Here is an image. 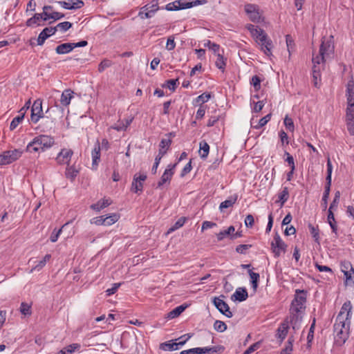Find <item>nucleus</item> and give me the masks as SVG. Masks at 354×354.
<instances>
[{"mask_svg":"<svg viewBox=\"0 0 354 354\" xmlns=\"http://www.w3.org/2000/svg\"><path fill=\"white\" fill-rule=\"evenodd\" d=\"M306 292L296 290L295 298L291 302L290 308V324L294 330L300 328L304 311L306 308Z\"/></svg>","mask_w":354,"mask_h":354,"instance_id":"1","label":"nucleus"},{"mask_svg":"<svg viewBox=\"0 0 354 354\" xmlns=\"http://www.w3.org/2000/svg\"><path fill=\"white\" fill-rule=\"evenodd\" d=\"M55 144L53 137L48 135H39L33 138L27 146L26 151L29 153H41L50 149Z\"/></svg>","mask_w":354,"mask_h":354,"instance_id":"2","label":"nucleus"},{"mask_svg":"<svg viewBox=\"0 0 354 354\" xmlns=\"http://www.w3.org/2000/svg\"><path fill=\"white\" fill-rule=\"evenodd\" d=\"M351 322L345 320L335 319L333 326L334 335L335 342L339 345H342L345 343L348 337L349 328Z\"/></svg>","mask_w":354,"mask_h":354,"instance_id":"3","label":"nucleus"},{"mask_svg":"<svg viewBox=\"0 0 354 354\" xmlns=\"http://www.w3.org/2000/svg\"><path fill=\"white\" fill-rule=\"evenodd\" d=\"M254 37L259 45L261 46V50L263 53L270 56L272 55L271 49L272 48V41L271 39L268 38L267 34L264 30L258 26H257L251 33Z\"/></svg>","mask_w":354,"mask_h":354,"instance_id":"4","label":"nucleus"},{"mask_svg":"<svg viewBox=\"0 0 354 354\" xmlns=\"http://www.w3.org/2000/svg\"><path fill=\"white\" fill-rule=\"evenodd\" d=\"M206 3V0H178L166 5V10L169 11L190 8L197 5Z\"/></svg>","mask_w":354,"mask_h":354,"instance_id":"5","label":"nucleus"},{"mask_svg":"<svg viewBox=\"0 0 354 354\" xmlns=\"http://www.w3.org/2000/svg\"><path fill=\"white\" fill-rule=\"evenodd\" d=\"M333 37L330 36L328 38L325 37L322 38V44L319 47V57H322L325 60L326 57L332 54L334 51V45L333 41Z\"/></svg>","mask_w":354,"mask_h":354,"instance_id":"6","label":"nucleus"},{"mask_svg":"<svg viewBox=\"0 0 354 354\" xmlns=\"http://www.w3.org/2000/svg\"><path fill=\"white\" fill-rule=\"evenodd\" d=\"M333 165L330 158H328L327 160V176H326V184L325 185V190L322 196V205L324 209L327 207L328 204V198L330 194V185H331V175H332Z\"/></svg>","mask_w":354,"mask_h":354,"instance_id":"7","label":"nucleus"},{"mask_svg":"<svg viewBox=\"0 0 354 354\" xmlns=\"http://www.w3.org/2000/svg\"><path fill=\"white\" fill-rule=\"evenodd\" d=\"M286 248L287 245L283 241L280 235L276 233L271 242V250L274 257H279L282 253L284 254L286 252Z\"/></svg>","mask_w":354,"mask_h":354,"instance_id":"8","label":"nucleus"},{"mask_svg":"<svg viewBox=\"0 0 354 354\" xmlns=\"http://www.w3.org/2000/svg\"><path fill=\"white\" fill-rule=\"evenodd\" d=\"M44 117L42 110V101L40 99L36 100L31 108V120L33 123H37L40 118Z\"/></svg>","mask_w":354,"mask_h":354,"instance_id":"9","label":"nucleus"},{"mask_svg":"<svg viewBox=\"0 0 354 354\" xmlns=\"http://www.w3.org/2000/svg\"><path fill=\"white\" fill-rule=\"evenodd\" d=\"M147 179V175L144 174H136L131 183V190L135 193L140 194L143 189V183Z\"/></svg>","mask_w":354,"mask_h":354,"instance_id":"10","label":"nucleus"},{"mask_svg":"<svg viewBox=\"0 0 354 354\" xmlns=\"http://www.w3.org/2000/svg\"><path fill=\"white\" fill-rule=\"evenodd\" d=\"M73 151L71 149H62L57 154L55 160L59 165H69Z\"/></svg>","mask_w":354,"mask_h":354,"instance_id":"11","label":"nucleus"},{"mask_svg":"<svg viewBox=\"0 0 354 354\" xmlns=\"http://www.w3.org/2000/svg\"><path fill=\"white\" fill-rule=\"evenodd\" d=\"M213 304L218 311L227 317L230 318L233 316L228 304L220 297H214L213 299Z\"/></svg>","mask_w":354,"mask_h":354,"instance_id":"12","label":"nucleus"},{"mask_svg":"<svg viewBox=\"0 0 354 354\" xmlns=\"http://www.w3.org/2000/svg\"><path fill=\"white\" fill-rule=\"evenodd\" d=\"M352 304L350 301H346L342 306L336 319L351 322Z\"/></svg>","mask_w":354,"mask_h":354,"instance_id":"13","label":"nucleus"},{"mask_svg":"<svg viewBox=\"0 0 354 354\" xmlns=\"http://www.w3.org/2000/svg\"><path fill=\"white\" fill-rule=\"evenodd\" d=\"M21 153L19 150L7 151L1 154L3 165L10 164L17 160L21 156Z\"/></svg>","mask_w":354,"mask_h":354,"instance_id":"14","label":"nucleus"},{"mask_svg":"<svg viewBox=\"0 0 354 354\" xmlns=\"http://www.w3.org/2000/svg\"><path fill=\"white\" fill-rule=\"evenodd\" d=\"M245 11L249 15L250 19L254 22H259L261 18L258 11V7L254 4H246Z\"/></svg>","mask_w":354,"mask_h":354,"instance_id":"15","label":"nucleus"},{"mask_svg":"<svg viewBox=\"0 0 354 354\" xmlns=\"http://www.w3.org/2000/svg\"><path fill=\"white\" fill-rule=\"evenodd\" d=\"M176 163L174 165H169L168 169H166L162 175L160 181L158 183V187L162 186L165 183L169 182L174 175V169L176 166Z\"/></svg>","mask_w":354,"mask_h":354,"instance_id":"16","label":"nucleus"},{"mask_svg":"<svg viewBox=\"0 0 354 354\" xmlns=\"http://www.w3.org/2000/svg\"><path fill=\"white\" fill-rule=\"evenodd\" d=\"M346 96L347 104L353 105L354 104V79L353 76L346 84Z\"/></svg>","mask_w":354,"mask_h":354,"instance_id":"17","label":"nucleus"},{"mask_svg":"<svg viewBox=\"0 0 354 354\" xmlns=\"http://www.w3.org/2000/svg\"><path fill=\"white\" fill-rule=\"evenodd\" d=\"M56 32V28L47 27L45 28L39 35L37 38V44L41 46L45 40Z\"/></svg>","mask_w":354,"mask_h":354,"instance_id":"18","label":"nucleus"},{"mask_svg":"<svg viewBox=\"0 0 354 354\" xmlns=\"http://www.w3.org/2000/svg\"><path fill=\"white\" fill-rule=\"evenodd\" d=\"M289 328L288 322L285 320L282 322L277 330L276 336L277 338L280 339V342H283V340L286 338L288 331Z\"/></svg>","mask_w":354,"mask_h":354,"instance_id":"19","label":"nucleus"},{"mask_svg":"<svg viewBox=\"0 0 354 354\" xmlns=\"http://www.w3.org/2000/svg\"><path fill=\"white\" fill-rule=\"evenodd\" d=\"M91 156L93 160L92 168L96 169L100 159V145L98 141L96 142L95 148L92 151Z\"/></svg>","mask_w":354,"mask_h":354,"instance_id":"20","label":"nucleus"},{"mask_svg":"<svg viewBox=\"0 0 354 354\" xmlns=\"http://www.w3.org/2000/svg\"><path fill=\"white\" fill-rule=\"evenodd\" d=\"M248 297V295L246 289L244 288H239L232 295L231 299L233 301H243L247 299Z\"/></svg>","mask_w":354,"mask_h":354,"instance_id":"21","label":"nucleus"},{"mask_svg":"<svg viewBox=\"0 0 354 354\" xmlns=\"http://www.w3.org/2000/svg\"><path fill=\"white\" fill-rule=\"evenodd\" d=\"M74 92L71 89L64 90L61 95L60 103L64 106H67L70 104L71 99L73 97Z\"/></svg>","mask_w":354,"mask_h":354,"instance_id":"22","label":"nucleus"},{"mask_svg":"<svg viewBox=\"0 0 354 354\" xmlns=\"http://www.w3.org/2000/svg\"><path fill=\"white\" fill-rule=\"evenodd\" d=\"M271 119V113H269L261 118L259 121H254V118L251 120V127L258 129L265 126Z\"/></svg>","mask_w":354,"mask_h":354,"instance_id":"23","label":"nucleus"},{"mask_svg":"<svg viewBox=\"0 0 354 354\" xmlns=\"http://www.w3.org/2000/svg\"><path fill=\"white\" fill-rule=\"evenodd\" d=\"M312 62H313L312 73H315V71L320 73L321 72L320 64L322 63L324 64L325 62V60H324L322 57H319V56H315V54L313 53V58H312Z\"/></svg>","mask_w":354,"mask_h":354,"instance_id":"24","label":"nucleus"},{"mask_svg":"<svg viewBox=\"0 0 354 354\" xmlns=\"http://www.w3.org/2000/svg\"><path fill=\"white\" fill-rule=\"evenodd\" d=\"M73 50L72 43H64L57 46L55 48V51L57 54H66L68 53Z\"/></svg>","mask_w":354,"mask_h":354,"instance_id":"25","label":"nucleus"},{"mask_svg":"<svg viewBox=\"0 0 354 354\" xmlns=\"http://www.w3.org/2000/svg\"><path fill=\"white\" fill-rule=\"evenodd\" d=\"M79 174V170L75 167V165L68 166L66 169L65 176L66 178L69 179L71 181H73L77 174Z\"/></svg>","mask_w":354,"mask_h":354,"instance_id":"26","label":"nucleus"},{"mask_svg":"<svg viewBox=\"0 0 354 354\" xmlns=\"http://www.w3.org/2000/svg\"><path fill=\"white\" fill-rule=\"evenodd\" d=\"M238 199V195L234 194L229 197L228 199L222 202L219 205V209L221 211H222L223 209H226L228 207H231L235 204Z\"/></svg>","mask_w":354,"mask_h":354,"instance_id":"27","label":"nucleus"},{"mask_svg":"<svg viewBox=\"0 0 354 354\" xmlns=\"http://www.w3.org/2000/svg\"><path fill=\"white\" fill-rule=\"evenodd\" d=\"M187 307V305H180L170 311L167 316L168 319H174L178 317Z\"/></svg>","mask_w":354,"mask_h":354,"instance_id":"28","label":"nucleus"},{"mask_svg":"<svg viewBox=\"0 0 354 354\" xmlns=\"http://www.w3.org/2000/svg\"><path fill=\"white\" fill-rule=\"evenodd\" d=\"M111 202L109 199L104 198L102 200L99 201L97 203L93 204L91 207L93 210L95 211H100L101 209H104V207L109 206L111 205Z\"/></svg>","mask_w":354,"mask_h":354,"instance_id":"29","label":"nucleus"},{"mask_svg":"<svg viewBox=\"0 0 354 354\" xmlns=\"http://www.w3.org/2000/svg\"><path fill=\"white\" fill-rule=\"evenodd\" d=\"M211 98L210 93H203V94L198 96L194 101V104L195 106L200 105L207 102Z\"/></svg>","mask_w":354,"mask_h":354,"instance_id":"30","label":"nucleus"},{"mask_svg":"<svg viewBox=\"0 0 354 354\" xmlns=\"http://www.w3.org/2000/svg\"><path fill=\"white\" fill-rule=\"evenodd\" d=\"M289 198V191L288 187H285L283 188L282 191L279 193L278 198L279 200L277 202L280 203V207H283L284 203L288 201Z\"/></svg>","mask_w":354,"mask_h":354,"instance_id":"31","label":"nucleus"},{"mask_svg":"<svg viewBox=\"0 0 354 354\" xmlns=\"http://www.w3.org/2000/svg\"><path fill=\"white\" fill-rule=\"evenodd\" d=\"M200 149H199V153L200 156L203 159H205L209 151V146L205 141H202L200 142Z\"/></svg>","mask_w":354,"mask_h":354,"instance_id":"32","label":"nucleus"},{"mask_svg":"<svg viewBox=\"0 0 354 354\" xmlns=\"http://www.w3.org/2000/svg\"><path fill=\"white\" fill-rule=\"evenodd\" d=\"M216 57L215 65L218 69L223 72L226 66L227 59L223 57L222 54H217Z\"/></svg>","mask_w":354,"mask_h":354,"instance_id":"33","label":"nucleus"},{"mask_svg":"<svg viewBox=\"0 0 354 354\" xmlns=\"http://www.w3.org/2000/svg\"><path fill=\"white\" fill-rule=\"evenodd\" d=\"M235 228L234 226H230L227 230L221 231L216 234L218 241H222L225 236H230L234 232Z\"/></svg>","mask_w":354,"mask_h":354,"instance_id":"34","label":"nucleus"},{"mask_svg":"<svg viewBox=\"0 0 354 354\" xmlns=\"http://www.w3.org/2000/svg\"><path fill=\"white\" fill-rule=\"evenodd\" d=\"M327 220L328 222V224L330 225L332 231L333 233L337 234V226L336 225V221L335 220V216L333 211L328 210V217Z\"/></svg>","mask_w":354,"mask_h":354,"instance_id":"35","label":"nucleus"},{"mask_svg":"<svg viewBox=\"0 0 354 354\" xmlns=\"http://www.w3.org/2000/svg\"><path fill=\"white\" fill-rule=\"evenodd\" d=\"M248 272H249V275L251 279L252 287L254 291L255 292L258 287V283H259V277H260L259 274L257 273V272H254L251 270H250L248 271Z\"/></svg>","mask_w":354,"mask_h":354,"instance_id":"36","label":"nucleus"},{"mask_svg":"<svg viewBox=\"0 0 354 354\" xmlns=\"http://www.w3.org/2000/svg\"><path fill=\"white\" fill-rule=\"evenodd\" d=\"M51 258L50 254H46L42 260L39 261L37 264H36L30 270V273H32L34 270H39L42 268H44L46 266V263L47 261H48Z\"/></svg>","mask_w":354,"mask_h":354,"instance_id":"37","label":"nucleus"},{"mask_svg":"<svg viewBox=\"0 0 354 354\" xmlns=\"http://www.w3.org/2000/svg\"><path fill=\"white\" fill-rule=\"evenodd\" d=\"M160 348L164 351H176L178 347L177 343L169 341L160 344Z\"/></svg>","mask_w":354,"mask_h":354,"instance_id":"38","label":"nucleus"},{"mask_svg":"<svg viewBox=\"0 0 354 354\" xmlns=\"http://www.w3.org/2000/svg\"><path fill=\"white\" fill-rule=\"evenodd\" d=\"M24 115L25 112H21V113H19V115L13 118L10 125V130L12 131L17 128L19 123H21L24 120Z\"/></svg>","mask_w":354,"mask_h":354,"instance_id":"39","label":"nucleus"},{"mask_svg":"<svg viewBox=\"0 0 354 354\" xmlns=\"http://www.w3.org/2000/svg\"><path fill=\"white\" fill-rule=\"evenodd\" d=\"M187 221L186 217H180L167 231V233L169 234L171 232H174L175 230L179 229L183 227Z\"/></svg>","mask_w":354,"mask_h":354,"instance_id":"40","label":"nucleus"},{"mask_svg":"<svg viewBox=\"0 0 354 354\" xmlns=\"http://www.w3.org/2000/svg\"><path fill=\"white\" fill-rule=\"evenodd\" d=\"M171 144V140L170 138L162 139L159 144L160 149H159L158 152L164 151V155H165L167 153V150L169 149Z\"/></svg>","mask_w":354,"mask_h":354,"instance_id":"41","label":"nucleus"},{"mask_svg":"<svg viewBox=\"0 0 354 354\" xmlns=\"http://www.w3.org/2000/svg\"><path fill=\"white\" fill-rule=\"evenodd\" d=\"M205 351H207V348H193L188 350H184L182 351L180 354H206Z\"/></svg>","mask_w":354,"mask_h":354,"instance_id":"42","label":"nucleus"},{"mask_svg":"<svg viewBox=\"0 0 354 354\" xmlns=\"http://www.w3.org/2000/svg\"><path fill=\"white\" fill-rule=\"evenodd\" d=\"M308 229L310 230V232L313 237L314 240L317 243H319V230L318 227H315L312 224H308Z\"/></svg>","mask_w":354,"mask_h":354,"instance_id":"43","label":"nucleus"},{"mask_svg":"<svg viewBox=\"0 0 354 354\" xmlns=\"http://www.w3.org/2000/svg\"><path fill=\"white\" fill-rule=\"evenodd\" d=\"M64 17V15L58 12H53L52 13H45V17L43 18L44 21H47L50 19H53L54 21L59 20Z\"/></svg>","mask_w":354,"mask_h":354,"instance_id":"44","label":"nucleus"},{"mask_svg":"<svg viewBox=\"0 0 354 354\" xmlns=\"http://www.w3.org/2000/svg\"><path fill=\"white\" fill-rule=\"evenodd\" d=\"M205 348H207V351H205L206 354L221 353L225 350V347L221 345Z\"/></svg>","mask_w":354,"mask_h":354,"instance_id":"45","label":"nucleus"},{"mask_svg":"<svg viewBox=\"0 0 354 354\" xmlns=\"http://www.w3.org/2000/svg\"><path fill=\"white\" fill-rule=\"evenodd\" d=\"M119 218L120 216L117 214H113L106 217H104V225H111L115 223L118 221Z\"/></svg>","mask_w":354,"mask_h":354,"instance_id":"46","label":"nucleus"},{"mask_svg":"<svg viewBox=\"0 0 354 354\" xmlns=\"http://www.w3.org/2000/svg\"><path fill=\"white\" fill-rule=\"evenodd\" d=\"M163 156H164V151H160V152H158V154L155 158L154 164L151 168L152 174H156L157 169L158 167V165H159L160 160H161L162 158L163 157Z\"/></svg>","mask_w":354,"mask_h":354,"instance_id":"47","label":"nucleus"},{"mask_svg":"<svg viewBox=\"0 0 354 354\" xmlns=\"http://www.w3.org/2000/svg\"><path fill=\"white\" fill-rule=\"evenodd\" d=\"M344 276L346 278V283L347 285H353L354 284V269H351V270L344 272Z\"/></svg>","mask_w":354,"mask_h":354,"instance_id":"48","label":"nucleus"},{"mask_svg":"<svg viewBox=\"0 0 354 354\" xmlns=\"http://www.w3.org/2000/svg\"><path fill=\"white\" fill-rule=\"evenodd\" d=\"M346 108V122H354V104L353 105L347 104Z\"/></svg>","mask_w":354,"mask_h":354,"instance_id":"49","label":"nucleus"},{"mask_svg":"<svg viewBox=\"0 0 354 354\" xmlns=\"http://www.w3.org/2000/svg\"><path fill=\"white\" fill-rule=\"evenodd\" d=\"M20 312L25 316L30 315L32 313L30 305L27 303L22 302L20 306Z\"/></svg>","mask_w":354,"mask_h":354,"instance_id":"50","label":"nucleus"},{"mask_svg":"<svg viewBox=\"0 0 354 354\" xmlns=\"http://www.w3.org/2000/svg\"><path fill=\"white\" fill-rule=\"evenodd\" d=\"M214 328L218 332H224L227 329V326L225 322L216 320L214 324Z\"/></svg>","mask_w":354,"mask_h":354,"instance_id":"51","label":"nucleus"},{"mask_svg":"<svg viewBox=\"0 0 354 354\" xmlns=\"http://www.w3.org/2000/svg\"><path fill=\"white\" fill-rule=\"evenodd\" d=\"M112 64V62L111 60H109L107 59H103L98 66V71L100 73L103 72L106 68L110 67Z\"/></svg>","mask_w":354,"mask_h":354,"instance_id":"52","label":"nucleus"},{"mask_svg":"<svg viewBox=\"0 0 354 354\" xmlns=\"http://www.w3.org/2000/svg\"><path fill=\"white\" fill-rule=\"evenodd\" d=\"M72 26V24L68 21H64L58 24L55 28H56V31L59 29L62 32H65L71 28Z\"/></svg>","mask_w":354,"mask_h":354,"instance_id":"53","label":"nucleus"},{"mask_svg":"<svg viewBox=\"0 0 354 354\" xmlns=\"http://www.w3.org/2000/svg\"><path fill=\"white\" fill-rule=\"evenodd\" d=\"M69 223V222H67L66 224H64L61 229L58 230H54L53 232H52L50 236V240L51 242L53 243H55L57 241L58 239V237L59 236V234H61L62 232V228L68 225Z\"/></svg>","mask_w":354,"mask_h":354,"instance_id":"54","label":"nucleus"},{"mask_svg":"<svg viewBox=\"0 0 354 354\" xmlns=\"http://www.w3.org/2000/svg\"><path fill=\"white\" fill-rule=\"evenodd\" d=\"M250 84L253 85L255 91H259L261 88V79L257 75H254L250 81Z\"/></svg>","mask_w":354,"mask_h":354,"instance_id":"55","label":"nucleus"},{"mask_svg":"<svg viewBox=\"0 0 354 354\" xmlns=\"http://www.w3.org/2000/svg\"><path fill=\"white\" fill-rule=\"evenodd\" d=\"M284 125L290 131H294L295 127L293 120L288 115H286V118H284Z\"/></svg>","mask_w":354,"mask_h":354,"instance_id":"56","label":"nucleus"},{"mask_svg":"<svg viewBox=\"0 0 354 354\" xmlns=\"http://www.w3.org/2000/svg\"><path fill=\"white\" fill-rule=\"evenodd\" d=\"M286 41L289 55H290L291 50L295 46L294 40L290 35H287L286 36Z\"/></svg>","mask_w":354,"mask_h":354,"instance_id":"57","label":"nucleus"},{"mask_svg":"<svg viewBox=\"0 0 354 354\" xmlns=\"http://www.w3.org/2000/svg\"><path fill=\"white\" fill-rule=\"evenodd\" d=\"M252 247V245L249 244H241L236 246V252L239 254H245L246 250L250 249Z\"/></svg>","mask_w":354,"mask_h":354,"instance_id":"58","label":"nucleus"},{"mask_svg":"<svg viewBox=\"0 0 354 354\" xmlns=\"http://www.w3.org/2000/svg\"><path fill=\"white\" fill-rule=\"evenodd\" d=\"M80 347H81L80 344L75 343V344L68 345V346L65 347L63 350H64L66 351V353H72L75 350H78L79 348H80Z\"/></svg>","mask_w":354,"mask_h":354,"instance_id":"59","label":"nucleus"},{"mask_svg":"<svg viewBox=\"0 0 354 354\" xmlns=\"http://www.w3.org/2000/svg\"><path fill=\"white\" fill-rule=\"evenodd\" d=\"M176 47V43L174 41V37L173 35L168 37L166 44V48L168 50H172Z\"/></svg>","mask_w":354,"mask_h":354,"instance_id":"60","label":"nucleus"},{"mask_svg":"<svg viewBox=\"0 0 354 354\" xmlns=\"http://www.w3.org/2000/svg\"><path fill=\"white\" fill-rule=\"evenodd\" d=\"M259 347H260V343L259 342H256V343L252 344L251 346H250L244 351V353L243 354H251L252 353H253L254 351L257 350Z\"/></svg>","mask_w":354,"mask_h":354,"instance_id":"61","label":"nucleus"},{"mask_svg":"<svg viewBox=\"0 0 354 354\" xmlns=\"http://www.w3.org/2000/svg\"><path fill=\"white\" fill-rule=\"evenodd\" d=\"M285 156H286V161L288 163L290 167V169H295V161L292 156H291L288 152L285 151Z\"/></svg>","mask_w":354,"mask_h":354,"instance_id":"62","label":"nucleus"},{"mask_svg":"<svg viewBox=\"0 0 354 354\" xmlns=\"http://www.w3.org/2000/svg\"><path fill=\"white\" fill-rule=\"evenodd\" d=\"M279 135L282 145H283L285 143L286 145H288L289 141H288V136L287 133L283 130H281L279 131Z\"/></svg>","mask_w":354,"mask_h":354,"instance_id":"63","label":"nucleus"},{"mask_svg":"<svg viewBox=\"0 0 354 354\" xmlns=\"http://www.w3.org/2000/svg\"><path fill=\"white\" fill-rule=\"evenodd\" d=\"M254 217L252 214H248L245 218V224L248 227H252L254 225Z\"/></svg>","mask_w":354,"mask_h":354,"instance_id":"64","label":"nucleus"}]
</instances>
